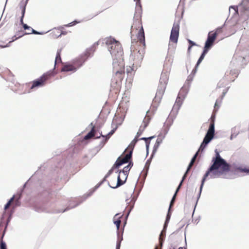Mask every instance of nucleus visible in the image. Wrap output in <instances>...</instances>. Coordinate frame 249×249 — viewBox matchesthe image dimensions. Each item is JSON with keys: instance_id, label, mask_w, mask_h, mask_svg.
I'll return each mask as SVG.
<instances>
[{"instance_id": "1", "label": "nucleus", "mask_w": 249, "mask_h": 249, "mask_svg": "<svg viewBox=\"0 0 249 249\" xmlns=\"http://www.w3.org/2000/svg\"><path fill=\"white\" fill-rule=\"evenodd\" d=\"M215 152V156L212 159V164L205 173L211 179L221 178L231 169L230 164L220 156L217 149Z\"/></svg>"}, {"instance_id": "2", "label": "nucleus", "mask_w": 249, "mask_h": 249, "mask_svg": "<svg viewBox=\"0 0 249 249\" xmlns=\"http://www.w3.org/2000/svg\"><path fill=\"white\" fill-rule=\"evenodd\" d=\"M98 42L95 43L92 46L87 49L84 53L73 60L71 63H66L61 68L62 72H75L78 69L82 66L89 57L92 56L95 51V46Z\"/></svg>"}, {"instance_id": "3", "label": "nucleus", "mask_w": 249, "mask_h": 249, "mask_svg": "<svg viewBox=\"0 0 249 249\" xmlns=\"http://www.w3.org/2000/svg\"><path fill=\"white\" fill-rule=\"evenodd\" d=\"M104 41L107 50L112 56L113 61L115 59L119 63H122L124 61L123 58V51L119 41L111 36L106 38Z\"/></svg>"}, {"instance_id": "4", "label": "nucleus", "mask_w": 249, "mask_h": 249, "mask_svg": "<svg viewBox=\"0 0 249 249\" xmlns=\"http://www.w3.org/2000/svg\"><path fill=\"white\" fill-rule=\"evenodd\" d=\"M114 169H115V168H114V166H113L108 171V173L105 176V177L103 178V180L100 183H99L98 184L96 185L94 187V189L92 191H91L88 194L85 195L79 198H74V199H73L72 200L70 201L68 207L64 210L60 211V212L64 213L71 209H72V208H74L77 207V206L80 205L81 203H82L84 201H85L88 197L91 196L92 195V194L93 193V192H94V191L96 189H97L103 183V182L106 180V178H108L112 173L113 170Z\"/></svg>"}, {"instance_id": "5", "label": "nucleus", "mask_w": 249, "mask_h": 249, "mask_svg": "<svg viewBox=\"0 0 249 249\" xmlns=\"http://www.w3.org/2000/svg\"><path fill=\"white\" fill-rule=\"evenodd\" d=\"M113 71L114 74L113 75L111 80V85L112 87H115L116 85H119L124 78V61L119 63L116 60L112 62Z\"/></svg>"}, {"instance_id": "6", "label": "nucleus", "mask_w": 249, "mask_h": 249, "mask_svg": "<svg viewBox=\"0 0 249 249\" xmlns=\"http://www.w3.org/2000/svg\"><path fill=\"white\" fill-rule=\"evenodd\" d=\"M168 80V73L167 71H163L161 74L160 79V84L158 86L155 97L153 100L154 102L159 103L164 94L166 86Z\"/></svg>"}, {"instance_id": "7", "label": "nucleus", "mask_w": 249, "mask_h": 249, "mask_svg": "<svg viewBox=\"0 0 249 249\" xmlns=\"http://www.w3.org/2000/svg\"><path fill=\"white\" fill-rule=\"evenodd\" d=\"M189 83L187 86H186V85H184L181 88L178 94L175 104L173 107V111L176 110L177 112H178L182 105L183 100L185 98L186 96L189 91Z\"/></svg>"}, {"instance_id": "8", "label": "nucleus", "mask_w": 249, "mask_h": 249, "mask_svg": "<svg viewBox=\"0 0 249 249\" xmlns=\"http://www.w3.org/2000/svg\"><path fill=\"white\" fill-rule=\"evenodd\" d=\"M214 115H212L211 119L212 121L210 123L209 127L203 138V140H205L208 144L210 143L211 141L213 139L215 134V129H214Z\"/></svg>"}, {"instance_id": "9", "label": "nucleus", "mask_w": 249, "mask_h": 249, "mask_svg": "<svg viewBox=\"0 0 249 249\" xmlns=\"http://www.w3.org/2000/svg\"><path fill=\"white\" fill-rule=\"evenodd\" d=\"M240 14L245 20L249 19V0H242L239 4Z\"/></svg>"}, {"instance_id": "10", "label": "nucleus", "mask_w": 249, "mask_h": 249, "mask_svg": "<svg viewBox=\"0 0 249 249\" xmlns=\"http://www.w3.org/2000/svg\"><path fill=\"white\" fill-rule=\"evenodd\" d=\"M50 76V75L45 73L39 78L33 81L30 89H32L36 88H39L44 86Z\"/></svg>"}, {"instance_id": "11", "label": "nucleus", "mask_w": 249, "mask_h": 249, "mask_svg": "<svg viewBox=\"0 0 249 249\" xmlns=\"http://www.w3.org/2000/svg\"><path fill=\"white\" fill-rule=\"evenodd\" d=\"M212 32H210L208 33L207 38L204 44V48L208 50H210L213 46L217 36V33H212Z\"/></svg>"}, {"instance_id": "12", "label": "nucleus", "mask_w": 249, "mask_h": 249, "mask_svg": "<svg viewBox=\"0 0 249 249\" xmlns=\"http://www.w3.org/2000/svg\"><path fill=\"white\" fill-rule=\"evenodd\" d=\"M179 26L178 23H174L171 30L170 36V41L174 43H177L179 36Z\"/></svg>"}, {"instance_id": "13", "label": "nucleus", "mask_w": 249, "mask_h": 249, "mask_svg": "<svg viewBox=\"0 0 249 249\" xmlns=\"http://www.w3.org/2000/svg\"><path fill=\"white\" fill-rule=\"evenodd\" d=\"M141 190V189L139 190V192H138V193L137 194V195L136 196H132V195L133 194H131V199L128 202L129 199H126V201L127 202V203H128V206L127 207H129V210L127 212V213L126 214V218H127V217L128 216L129 213H130L131 211L132 210V209H133L134 208V204H135V203L137 199V197L140 194V192Z\"/></svg>"}, {"instance_id": "14", "label": "nucleus", "mask_w": 249, "mask_h": 249, "mask_svg": "<svg viewBox=\"0 0 249 249\" xmlns=\"http://www.w3.org/2000/svg\"><path fill=\"white\" fill-rule=\"evenodd\" d=\"M89 126L92 127L91 129L89 132L86 135H85L84 137L85 139L87 140L91 138L99 139L101 137V136H102V134L101 133H100L99 136H96V129L95 126L93 125V123H91L89 124Z\"/></svg>"}, {"instance_id": "15", "label": "nucleus", "mask_w": 249, "mask_h": 249, "mask_svg": "<svg viewBox=\"0 0 249 249\" xmlns=\"http://www.w3.org/2000/svg\"><path fill=\"white\" fill-rule=\"evenodd\" d=\"M161 136H162V133H160L159 135H158V139L156 142V143H155L153 148V150H152V157H154L159 146L160 145V143H162V140L164 139H162V137H161Z\"/></svg>"}, {"instance_id": "16", "label": "nucleus", "mask_w": 249, "mask_h": 249, "mask_svg": "<svg viewBox=\"0 0 249 249\" xmlns=\"http://www.w3.org/2000/svg\"><path fill=\"white\" fill-rule=\"evenodd\" d=\"M150 120V118L149 117H148V118L145 117L144 118V119L143 120V126L141 125L140 126L138 132L137 133V135H136V137H137L138 138H139L142 135V132L144 131V130L145 129V128L147 126L148 124L149 123Z\"/></svg>"}, {"instance_id": "17", "label": "nucleus", "mask_w": 249, "mask_h": 249, "mask_svg": "<svg viewBox=\"0 0 249 249\" xmlns=\"http://www.w3.org/2000/svg\"><path fill=\"white\" fill-rule=\"evenodd\" d=\"M209 178V176L204 174L203 178H202V179L201 180V184H200V188H199V193L198 194V196H197V200H196V205H195V209H195V208L196 207V206L197 205V202L198 201V199H199L200 197V196H201V192H202V189H203V185H204V184L205 182V181L206 180L207 178Z\"/></svg>"}, {"instance_id": "18", "label": "nucleus", "mask_w": 249, "mask_h": 249, "mask_svg": "<svg viewBox=\"0 0 249 249\" xmlns=\"http://www.w3.org/2000/svg\"><path fill=\"white\" fill-rule=\"evenodd\" d=\"M118 174H119V175L117 177V181L116 186H111L110 185L109 182H108V185L110 188H113V189H116V188L122 186L125 182L126 179H127V177H125L124 180H121V178H120V174H119V173H118Z\"/></svg>"}, {"instance_id": "19", "label": "nucleus", "mask_w": 249, "mask_h": 249, "mask_svg": "<svg viewBox=\"0 0 249 249\" xmlns=\"http://www.w3.org/2000/svg\"><path fill=\"white\" fill-rule=\"evenodd\" d=\"M138 39L140 43L145 46V36L143 28L142 27L141 29L139 31L138 34Z\"/></svg>"}, {"instance_id": "20", "label": "nucleus", "mask_w": 249, "mask_h": 249, "mask_svg": "<svg viewBox=\"0 0 249 249\" xmlns=\"http://www.w3.org/2000/svg\"><path fill=\"white\" fill-rule=\"evenodd\" d=\"M116 129L117 127L112 129L107 135H102V136H101V137L104 139L103 141L101 142L102 143V146L107 142L110 137L115 133Z\"/></svg>"}, {"instance_id": "21", "label": "nucleus", "mask_w": 249, "mask_h": 249, "mask_svg": "<svg viewBox=\"0 0 249 249\" xmlns=\"http://www.w3.org/2000/svg\"><path fill=\"white\" fill-rule=\"evenodd\" d=\"M153 157H152V154L150 156V157L149 159H148L145 163L144 170H146V172L143 174V183L144 182L145 179L147 175V171L149 170L150 164L151 163L152 159Z\"/></svg>"}, {"instance_id": "22", "label": "nucleus", "mask_w": 249, "mask_h": 249, "mask_svg": "<svg viewBox=\"0 0 249 249\" xmlns=\"http://www.w3.org/2000/svg\"><path fill=\"white\" fill-rule=\"evenodd\" d=\"M124 232V229L121 232H117V241L116 244V249H120L121 244L123 239V234Z\"/></svg>"}, {"instance_id": "23", "label": "nucleus", "mask_w": 249, "mask_h": 249, "mask_svg": "<svg viewBox=\"0 0 249 249\" xmlns=\"http://www.w3.org/2000/svg\"><path fill=\"white\" fill-rule=\"evenodd\" d=\"M14 211H15L14 208H13L9 212V215H8V218L7 219V220H6L5 226L4 230V231H3V234H2V237H3V236H4V235L5 234V231H6V229L7 228V226H8V225L9 224V223L10 222V221H11V220L12 219V215H13V213H14Z\"/></svg>"}, {"instance_id": "24", "label": "nucleus", "mask_w": 249, "mask_h": 249, "mask_svg": "<svg viewBox=\"0 0 249 249\" xmlns=\"http://www.w3.org/2000/svg\"><path fill=\"white\" fill-rule=\"evenodd\" d=\"M133 149H130L129 153L125 155V156L121 159L124 163H128L129 160H132Z\"/></svg>"}, {"instance_id": "25", "label": "nucleus", "mask_w": 249, "mask_h": 249, "mask_svg": "<svg viewBox=\"0 0 249 249\" xmlns=\"http://www.w3.org/2000/svg\"><path fill=\"white\" fill-rule=\"evenodd\" d=\"M209 50L203 48V50L202 53H201L199 58H198L197 63H196V67H198L200 64L204 59L206 54L208 53Z\"/></svg>"}, {"instance_id": "26", "label": "nucleus", "mask_w": 249, "mask_h": 249, "mask_svg": "<svg viewBox=\"0 0 249 249\" xmlns=\"http://www.w3.org/2000/svg\"><path fill=\"white\" fill-rule=\"evenodd\" d=\"M62 49H58L57 51L55 62H54V67L56 65V64L59 63H62L61 57V53Z\"/></svg>"}, {"instance_id": "27", "label": "nucleus", "mask_w": 249, "mask_h": 249, "mask_svg": "<svg viewBox=\"0 0 249 249\" xmlns=\"http://www.w3.org/2000/svg\"><path fill=\"white\" fill-rule=\"evenodd\" d=\"M234 60H237V62L240 63L241 65L242 64L243 61L245 60V58L243 56H239L237 58V52L233 56L232 62L234 63Z\"/></svg>"}, {"instance_id": "28", "label": "nucleus", "mask_w": 249, "mask_h": 249, "mask_svg": "<svg viewBox=\"0 0 249 249\" xmlns=\"http://www.w3.org/2000/svg\"><path fill=\"white\" fill-rule=\"evenodd\" d=\"M239 134V131L237 130L235 127L232 128L231 129V135L230 138V140H232L234 138H235Z\"/></svg>"}, {"instance_id": "29", "label": "nucleus", "mask_w": 249, "mask_h": 249, "mask_svg": "<svg viewBox=\"0 0 249 249\" xmlns=\"http://www.w3.org/2000/svg\"><path fill=\"white\" fill-rule=\"evenodd\" d=\"M181 187H179V186H178L176 190V191L172 198V199L170 201V208H171L173 206V205L174 204L175 201V200H176V196H177V195L178 193V192H179V191L180 190Z\"/></svg>"}, {"instance_id": "30", "label": "nucleus", "mask_w": 249, "mask_h": 249, "mask_svg": "<svg viewBox=\"0 0 249 249\" xmlns=\"http://www.w3.org/2000/svg\"><path fill=\"white\" fill-rule=\"evenodd\" d=\"M171 125V124H167L166 126H165V127L163 128L162 131L160 133H162L161 137H162V139H164V138L165 137V136L168 133L169 130Z\"/></svg>"}, {"instance_id": "31", "label": "nucleus", "mask_w": 249, "mask_h": 249, "mask_svg": "<svg viewBox=\"0 0 249 249\" xmlns=\"http://www.w3.org/2000/svg\"><path fill=\"white\" fill-rule=\"evenodd\" d=\"M119 214V213H116L114 218H113V223L114 224L116 225V228H117V231L119 230V229L120 228V224L121 223V220L120 219V218L122 216V215H121L120 217H119L117 220H115V217H116L117 215H118ZM118 232H119V231H118Z\"/></svg>"}, {"instance_id": "32", "label": "nucleus", "mask_w": 249, "mask_h": 249, "mask_svg": "<svg viewBox=\"0 0 249 249\" xmlns=\"http://www.w3.org/2000/svg\"><path fill=\"white\" fill-rule=\"evenodd\" d=\"M130 169H129V166L126 165L125 166L122 170H117L116 173L120 174L121 173H123L125 177L128 176V172L130 171Z\"/></svg>"}, {"instance_id": "33", "label": "nucleus", "mask_w": 249, "mask_h": 249, "mask_svg": "<svg viewBox=\"0 0 249 249\" xmlns=\"http://www.w3.org/2000/svg\"><path fill=\"white\" fill-rule=\"evenodd\" d=\"M198 155V152H196V154L193 156V158H192L188 167H187V168L188 169H190L191 170L192 167V165L194 164V163H195V161L196 159V157L197 156V155Z\"/></svg>"}, {"instance_id": "34", "label": "nucleus", "mask_w": 249, "mask_h": 249, "mask_svg": "<svg viewBox=\"0 0 249 249\" xmlns=\"http://www.w3.org/2000/svg\"><path fill=\"white\" fill-rule=\"evenodd\" d=\"M20 7L21 9V16L20 18V24L23 26V24H25L23 22V18H24L25 13L26 7H25V6H20Z\"/></svg>"}, {"instance_id": "35", "label": "nucleus", "mask_w": 249, "mask_h": 249, "mask_svg": "<svg viewBox=\"0 0 249 249\" xmlns=\"http://www.w3.org/2000/svg\"><path fill=\"white\" fill-rule=\"evenodd\" d=\"M124 164L122 160L119 157L113 165L115 169L118 168L120 166Z\"/></svg>"}, {"instance_id": "36", "label": "nucleus", "mask_w": 249, "mask_h": 249, "mask_svg": "<svg viewBox=\"0 0 249 249\" xmlns=\"http://www.w3.org/2000/svg\"><path fill=\"white\" fill-rule=\"evenodd\" d=\"M134 1H136V13L141 12L142 10V5L140 2L141 0H134Z\"/></svg>"}, {"instance_id": "37", "label": "nucleus", "mask_w": 249, "mask_h": 249, "mask_svg": "<svg viewBox=\"0 0 249 249\" xmlns=\"http://www.w3.org/2000/svg\"><path fill=\"white\" fill-rule=\"evenodd\" d=\"M208 144L205 142V140H203L197 152H198V153L200 152H202Z\"/></svg>"}, {"instance_id": "38", "label": "nucleus", "mask_w": 249, "mask_h": 249, "mask_svg": "<svg viewBox=\"0 0 249 249\" xmlns=\"http://www.w3.org/2000/svg\"><path fill=\"white\" fill-rule=\"evenodd\" d=\"M166 230L164 231V229L163 228L162 230L161 231V232L159 236V240L160 244V246L162 247L163 242V239H162V237L164 238L165 236V233H166Z\"/></svg>"}, {"instance_id": "39", "label": "nucleus", "mask_w": 249, "mask_h": 249, "mask_svg": "<svg viewBox=\"0 0 249 249\" xmlns=\"http://www.w3.org/2000/svg\"><path fill=\"white\" fill-rule=\"evenodd\" d=\"M236 169L241 173H245L246 175H249V168L237 167Z\"/></svg>"}, {"instance_id": "40", "label": "nucleus", "mask_w": 249, "mask_h": 249, "mask_svg": "<svg viewBox=\"0 0 249 249\" xmlns=\"http://www.w3.org/2000/svg\"><path fill=\"white\" fill-rule=\"evenodd\" d=\"M139 140L138 139V138L137 137H135L134 140L132 141V142H131L130 145L128 146V148H130L131 149H133L136 144V143L138 142V141Z\"/></svg>"}, {"instance_id": "41", "label": "nucleus", "mask_w": 249, "mask_h": 249, "mask_svg": "<svg viewBox=\"0 0 249 249\" xmlns=\"http://www.w3.org/2000/svg\"><path fill=\"white\" fill-rule=\"evenodd\" d=\"M194 77V75L192 74V73H191L187 77V80H186L184 85H186V86H187L188 85V84L189 83V87H190L191 83L193 81Z\"/></svg>"}, {"instance_id": "42", "label": "nucleus", "mask_w": 249, "mask_h": 249, "mask_svg": "<svg viewBox=\"0 0 249 249\" xmlns=\"http://www.w3.org/2000/svg\"><path fill=\"white\" fill-rule=\"evenodd\" d=\"M33 34L35 35H43L45 34V32H38V31H37L34 30V29H32L31 32L27 33V34Z\"/></svg>"}, {"instance_id": "43", "label": "nucleus", "mask_w": 249, "mask_h": 249, "mask_svg": "<svg viewBox=\"0 0 249 249\" xmlns=\"http://www.w3.org/2000/svg\"><path fill=\"white\" fill-rule=\"evenodd\" d=\"M13 37H16V38L13 39L11 41H10L6 45H0V48H6V47H9L10 46V44L11 42H13L14 40H15L18 38V37H16V36H14Z\"/></svg>"}, {"instance_id": "44", "label": "nucleus", "mask_w": 249, "mask_h": 249, "mask_svg": "<svg viewBox=\"0 0 249 249\" xmlns=\"http://www.w3.org/2000/svg\"><path fill=\"white\" fill-rule=\"evenodd\" d=\"M170 209H171V208L169 207L168 209V213H167L166 216L165 220H166L167 222L169 221L170 218H171V213L170 212Z\"/></svg>"}, {"instance_id": "45", "label": "nucleus", "mask_w": 249, "mask_h": 249, "mask_svg": "<svg viewBox=\"0 0 249 249\" xmlns=\"http://www.w3.org/2000/svg\"><path fill=\"white\" fill-rule=\"evenodd\" d=\"M150 143V141H149V140L145 142L146 150V156L148 155V153H149V149Z\"/></svg>"}, {"instance_id": "46", "label": "nucleus", "mask_w": 249, "mask_h": 249, "mask_svg": "<svg viewBox=\"0 0 249 249\" xmlns=\"http://www.w3.org/2000/svg\"><path fill=\"white\" fill-rule=\"evenodd\" d=\"M231 9H233L234 11V14H238V7L237 6H231L229 8V11H230Z\"/></svg>"}, {"instance_id": "47", "label": "nucleus", "mask_w": 249, "mask_h": 249, "mask_svg": "<svg viewBox=\"0 0 249 249\" xmlns=\"http://www.w3.org/2000/svg\"><path fill=\"white\" fill-rule=\"evenodd\" d=\"M78 22H78L77 20H75L73 21H72V22H71V23H70L69 24H67L65 25V26H66V27H71V26H72L76 25Z\"/></svg>"}, {"instance_id": "48", "label": "nucleus", "mask_w": 249, "mask_h": 249, "mask_svg": "<svg viewBox=\"0 0 249 249\" xmlns=\"http://www.w3.org/2000/svg\"><path fill=\"white\" fill-rule=\"evenodd\" d=\"M188 42L189 43V46L193 47L194 46H196L197 44L193 41L188 39H187Z\"/></svg>"}, {"instance_id": "49", "label": "nucleus", "mask_w": 249, "mask_h": 249, "mask_svg": "<svg viewBox=\"0 0 249 249\" xmlns=\"http://www.w3.org/2000/svg\"><path fill=\"white\" fill-rule=\"evenodd\" d=\"M0 249H7L6 245V243L3 242L1 241L0 245Z\"/></svg>"}, {"instance_id": "50", "label": "nucleus", "mask_w": 249, "mask_h": 249, "mask_svg": "<svg viewBox=\"0 0 249 249\" xmlns=\"http://www.w3.org/2000/svg\"><path fill=\"white\" fill-rule=\"evenodd\" d=\"M225 25V24H224L221 27H218L216 29V31L214 33H217V35L221 33L222 32V28H223V27Z\"/></svg>"}, {"instance_id": "51", "label": "nucleus", "mask_w": 249, "mask_h": 249, "mask_svg": "<svg viewBox=\"0 0 249 249\" xmlns=\"http://www.w3.org/2000/svg\"><path fill=\"white\" fill-rule=\"evenodd\" d=\"M22 27L24 30H27L31 31H32V29H33L32 28H31L30 26H28L26 24H24L23 26Z\"/></svg>"}, {"instance_id": "52", "label": "nucleus", "mask_w": 249, "mask_h": 249, "mask_svg": "<svg viewBox=\"0 0 249 249\" xmlns=\"http://www.w3.org/2000/svg\"><path fill=\"white\" fill-rule=\"evenodd\" d=\"M28 1H29V0H25V1H22L19 4V6H25V7H26V5L28 3Z\"/></svg>"}, {"instance_id": "53", "label": "nucleus", "mask_w": 249, "mask_h": 249, "mask_svg": "<svg viewBox=\"0 0 249 249\" xmlns=\"http://www.w3.org/2000/svg\"><path fill=\"white\" fill-rule=\"evenodd\" d=\"M197 68H198V67H196V64L195 66V67L194 68V69L193 70V71L191 72V73H192V74L194 75V76L197 71Z\"/></svg>"}, {"instance_id": "54", "label": "nucleus", "mask_w": 249, "mask_h": 249, "mask_svg": "<svg viewBox=\"0 0 249 249\" xmlns=\"http://www.w3.org/2000/svg\"><path fill=\"white\" fill-rule=\"evenodd\" d=\"M169 221H167V222L166 220H165V222H164V225H163V228L164 229V230H166L167 226H168V224L169 223Z\"/></svg>"}, {"instance_id": "55", "label": "nucleus", "mask_w": 249, "mask_h": 249, "mask_svg": "<svg viewBox=\"0 0 249 249\" xmlns=\"http://www.w3.org/2000/svg\"><path fill=\"white\" fill-rule=\"evenodd\" d=\"M186 178H185V177H182V179L181 180H180L179 184H178V186H179V187H181L182 185V184L183 183V181H184V180Z\"/></svg>"}, {"instance_id": "56", "label": "nucleus", "mask_w": 249, "mask_h": 249, "mask_svg": "<svg viewBox=\"0 0 249 249\" xmlns=\"http://www.w3.org/2000/svg\"><path fill=\"white\" fill-rule=\"evenodd\" d=\"M20 205V202L19 200H15V203H14L15 207L19 206Z\"/></svg>"}, {"instance_id": "57", "label": "nucleus", "mask_w": 249, "mask_h": 249, "mask_svg": "<svg viewBox=\"0 0 249 249\" xmlns=\"http://www.w3.org/2000/svg\"><path fill=\"white\" fill-rule=\"evenodd\" d=\"M22 196V192H20V193L18 194L17 195V196L16 198V200H20Z\"/></svg>"}, {"instance_id": "58", "label": "nucleus", "mask_w": 249, "mask_h": 249, "mask_svg": "<svg viewBox=\"0 0 249 249\" xmlns=\"http://www.w3.org/2000/svg\"><path fill=\"white\" fill-rule=\"evenodd\" d=\"M223 81H224V80H224V79H223L222 80L220 81L218 83V84H217V87H218V88H221V87H223V86H224V85H223V82H222V81H223Z\"/></svg>"}, {"instance_id": "59", "label": "nucleus", "mask_w": 249, "mask_h": 249, "mask_svg": "<svg viewBox=\"0 0 249 249\" xmlns=\"http://www.w3.org/2000/svg\"><path fill=\"white\" fill-rule=\"evenodd\" d=\"M190 170L187 168L186 172H185L184 174L183 175V177H185V178H186L189 172H190Z\"/></svg>"}, {"instance_id": "60", "label": "nucleus", "mask_w": 249, "mask_h": 249, "mask_svg": "<svg viewBox=\"0 0 249 249\" xmlns=\"http://www.w3.org/2000/svg\"><path fill=\"white\" fill-rule=\"evenodd\" d=\"M128 163V164L127 166H129V169H131V167H132L133 165V162L132 161V160H130V161H129Z\"/></svg>"}, {"instance_id": "61", "label": "nucleus", "mask_w": 249, "mask_h": 249, "mask_svg": "<svg viewBox=\"0 0 249 249\" xmlns=\"http://www.w3.org/2000/svg\"><path fill=\"white\" fill-rule=\"evenodd\" d=\"M15 196L14 195L7 202H9V204L11 205V202L14 200L15 199Z\"/></svg>"}, {"instance_id": "62", "label": "nucleus", "mask_w": 249, "mask_h": 249, "mask_svg": "<svg viewBox=\"0 0 249 249\" xmlns=\"http://www.w3.org/2000/svg\"><path fill=\"white\" fill-rule=\"evenodd\" d=\"M133 70V69L130 67L126 68V72L127 73L130 72V71Z\"/></svg>"}, {"instance_id": "63", "label": "nucleus", "mask_w": 249, "mask_h": 249, "mask_svg": "<svg viewBox=\"0 0 249 249\" xmlns=\"http://www.w3.org/2000/svg\"><path fill=\"white\" fill-rule=\"evenodd\" d=\"M10 204H9V202H7L6 204L4 206V210H6V209H7L10 206Z\"/></svg>"}, {"instance_id": "64", "label": "nucleus", "mask_w": 249, "mask_h": 249, "mask_svg": "<svg viewBox=\"0 0 249 249\" xmlns=\"http://www.w3.org/2000/svg\"><path fill=\"white\" fill-rule=\"evenodd\" d=\"M67 32L66 31H62L61 34L58 36L57 37H59L61 36V35H66Z\"/></svg>"}]
</instances>
